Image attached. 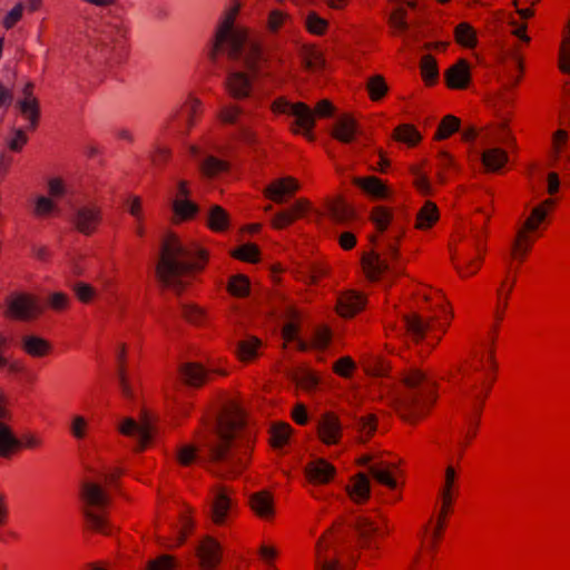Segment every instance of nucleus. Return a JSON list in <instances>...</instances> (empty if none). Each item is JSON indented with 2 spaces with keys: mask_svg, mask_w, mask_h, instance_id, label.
<instances>
[{
  "mask_svg": "<svg viewBox=\"0 0 570 570\" xmlns=\"http://www.w3.org/2000/svg\"><path fill=\"white\" fill-rule=\"evenodd\" d=\"M238 8L232 9L216 30L208 58L217 69L225 70V86L235 99L250 96L252 79L244 69L259 72L264 60L261 45L247 29L235 24Z\"/></svg>",
  "mask_w": 570,
  "mask_h": 570,
  "instance_id": "1",
  "label": "nucleus"
},
{
  "mask_svg": "<svg viewBox=\"0 0 570 570\" xmlns=\"http://www.w3.org/2000/svg\"><path fill=\"white\" fill-rule=\"evenodd\" d=\"M244 417L236 406L220 412L212 424L215 440L206 442L212 463L223 469L213 470L218 476L236 473L245 466V456L249 451V438L244 435Z\"/></svg>",
  "mask_w": 570,
  "mask_h": 570,
  "instance_id": "2",
  "label": "nucleus"
},
{
  "mask_svg": "<svg viewBox=\"0 0 570 570\" xmlns=\"http://www.w3.org/2000/svg\"><path fill=\"white\" fill-rule=\"evenodd\" d=\"M206 259L205 249L197 245H186L175 235H169L160 248L156 276L164 287L179 294L187 284L185 278L202 269Z\"/></svg>",
  "mask_w": 570,
  "mask_h": 570,
  "instance_id": "3",
  "label": "nucleus"
},
{
  "mask_svg": "<svg viewBox=\"0 0 570 570\" xmlns=\"http://www.w3.org/2000/svg\"><path fill=\"white\" fill-rule=\"evenodd\" d=\"M371 219L380 233H384L391 227V233L382 237V240L372 237V243L377 246L381 252L372 250L364 255L362 259L363 268L367 276L371 279H376L385 272H396L389 259L396 261L399 258L395 244L404 233V223L400 215L383 206L373 208Z\"/></svg>",
  "mask_w": 570,
  "mask_h": 570,
  "instance_id": "4",
  "label": "nucleus"
},
{
  "mask_svg": "<svg viewBox=\"0 0 570 570\" xmlns=\"http://www.w3.org/2000/svg\"><path fill=\"white\" fill-rule=\"evenodd\" d=\"M405 391L395 397V409L400 416L414 422L422 417L434 401L433 382L421 371L412 368L403 374Z\"/></svg>",
  "mask_w": 570,
  "mask_h": 570,
  "instance_id": "5",
  "label": "nucleus"
},
{
  "mask_svg": "<svg viewBox=\"0 0 570 570\" xmlns=\"http://www.w3.org/2000/svg\"><path fill=\"white\" fill-rule=\"evenodd\" d=\"M80 499L87 527L96 532L109 534L111 527L105 512L109 498L105 489L98 483L86 481L81 484Z\"/></svg>",
  "mask_w": 570,
  "mask_h": 570,
  "instance_id": "6",
  "label": "nucleus"
},
{
  "mask_svg": "<svg viewBox=\"0 0 570 570\" xmlns=\"http://www.w3.org/2000/svg\"><path fill=\"white\" fill-rule=\"evenodd\" d=\"M272 110L275 114H283L294 117V132H301L308 139H313L312 130L315 126V117L331 116L333 112V106L328 100H321L314 111L304 102L293 104L285 98H278L272 104Z\"/></svg>",
  "mask_w": 570,
  "mask_h": 570,
  "instance_id": "7",
  "label": "nucleus"
},
{
  "mask_svg": "<svg viewBox=\"0 0 570 570\" xmlns=\"http://www.w3.org/2000/svg\"><path fill=\"white\" fill-rule=\"evenodd\" d=\"M117 429L121 434L136 440L137 451L144 450L156 432L154 421L148 413H144L140 421L125 417L119 422Z\"/></svg>",
  "mask_w": 570,
  "mask_h": 570,
  "instance_id": "8",
  "label": "nucleus"
},
{
  "mask_svg": "<svg viewBox=\"0 0 570 570\" xmlns=\"http://www.w3.org/2000/svg\"><path fill=\"white\" fill-rule=\"evenodd\" d=\"M7 307L9 316L20 321L33 320L43 311L36 297L20 293L8 298Z\"/></svg>",
  "mask_w": 570,
  "mask_h": 570,
  "instance_id": "9",
  "label": "nucleus"
},
{
  "mask_svg": "<svg viewBox=\"0 0 570 570\" xmlns=\"http://www.w3.org/2000/svg\"><path fill=\"white\" fill-rule=\"evenodd\" d=\"M246 112L245 107L227 105L222 107L219 118L225 124L236 125L239 138L244 141L252 142L254 141V132L250 130L249 124L246 121Z\"/></svg>",
  "mask_w": 570,
  "mask_h": 570,
  "instance_id": "10",
  "label": "nucleus"
},
{
  "mask_svg": "<svg viewBox=\"0 0 570 570\" xmlns=\"http://www.w3.org/2000/svg\"><path fill=\"white\" fill-rule=\"evenodd\" d=\"M98 45L106 56H111L118 48H122L126 37L125 28L118 22H105L98 30Z\"/></svg>",
  "mask_w": 570,
  "mask_h": 570,
  "instance_id": "11",
  "label": "nucleus"
},
{
  "mask_svg": "<svg viewBox=\"0 0 570 570\" xmlns=\"http://www.w3.org/2000/svg\"><path fill=\"white\" fill-rule=\"evenodd\" d=\"M100 219V210L94 205L77 206L71 215V223L83 235H91L97 229Z\"/></svg>",
  "mask_w": 570,
  "mask_h": 570,
  "instance_id": "12",
  "label": "nucleus"
},
{
  "mask_svg": "<svg viewBox=\"0 0 570 570\" xmlns=\"http://www.w3.org/2000/svg\"><path fill=\"white\" fill-rule=\"evenodd\" d=\"M40 444V439L33 435H24L22 439H18L9 426L2 423V459L11 458L22 446L27 449H35Z\"/></svg>",
  "mask_w": 570,
  "mask_h": 570,
  "instance_id": "13",
  "label": "nucleus"
},
{
  "mask_svg": "<svg viewBox=\"0 0 570 570\" xmlns=\"http://www.w3.org/2000/svg\"><path fill=\"white\" fill-rule=\"evenodd\" d=\"M317 431L325 444H336L342 436L343 425L337 415L325 413L317 423Z\"/></svg>",
  "mask_w": 570,
  "mask_h": 570,
  "instance_id": "14",
  "label": "nucleus"
},
{
  "mask_svg": "<svg viewBox=\"0 0 570 570\" xmlns=\"http://www.w3.org/2000/svg\"><path fill=\"white\" fill-rule=\"evenodd\" d=\"M299 189V184L292 177H284L274 180L269 184L264 194L267 198L272 199L277 204H283L286 200V196L293 195Z\"/></svg>",
  "mask_w": 570,
  "mask_h": 570,
  "instance_id": "15",
  "label": "nucleus"
},
{
  "mask_svg": "<svg viewBox=\"0 0 570 570\" xmlns=\"http://www.w3.org/2000/svg\"><path fill=\"white\" fill-rule=\"evenodd\" d=\"M197 554L199 557L203 569L214 570L220 562V544L215 539L206 537L198 546Z\"/></svg>",
  "mask_w": 570,
  "mask_h": 570,
  "instance_id": "16",
  "label": "nucleus"
},
{
  "mask_svg": "<svg viewBox=\"0 0 570 570\" xmlns=\"http://www.w3.org/2000/svg\"><path fill=\"white\" fill-rule=\"evenodd\" d=\"M305 474L314 485L326 484L333 479L335 468L324 459H315L306 465Z\"/></svg>",
  "mask_w": 570,
  "mask_h": 570,
  "instance_id": "17",
  "label": "nucleus"
},
{
  "mask_svg": "<svg viewBox=\"0 0 570 570\" xmlns=\"http://www.w3.org/2000/svg\"><path fill=\"white\" fill-rule=\"evenodd\" d=\"M234 505L229 490L225 487H217L212 503V518L216 524H223L228 512Z\"/></svg>",
  "mask_w": 570,
  "mask_h": 570,
  "instance_id": "18",
  "label": "nucleus"
},
{
  "mask_svg": "<svg viewBox=\"0 0 570 570\" xmlns=\"http://www.w3.org/2000/svg\"><path fill=\"white\" fill-rule=\"evenodd\" d=\"M361 134L357 121L350 115L340 116L332 130V135L341 142L350 144Z\"/></svg>",
  "mask_w": 570,
  "mask_h": 570,
  "instance_id": "19",
  "label": "nucleus"
},
{
  "mask_svg": "<svg viewBox=\"0 0 570 570\" xmlns=\"http://www.w3.org/2000/svg\"><path fill=\"white\" fill-rule=\"evenodd\" d=\"M189 189L185 181L178 184V195L173 202V210L175 215L180 219H188L194 217L198 212L199 207L197 204L188 199Z\"/></svg>",
  "mask_w": 570,
  "mask_h": 570,
  "instance_id": "20",
  "label": "nucleus"
},
{
  "mask_svg": "<svg viewBox=\"0 0 570 570\" xmlns=\"http://www.w3.org/2000/svg\"><path fill=\"white\" fill-rule=\"evenodd\" d=\"M354 528L357 532L362 548L376 549L375 535L380 533V529L367 517L360 515L355 519Z\"/></svg>",
  "mask_w": 570,
  "mask_h": 570,
  "instance_id": "21",
  "label": "nucleus"
},
{
  "mask_svg": "<svg viewBox=\"0 0 570 570\" xmlns=\"http://www.w3.org/2000/svg\"><path fill=\"white\" fill-rule=\"evenodd\" d=\"M372 456L371 455H363L357 460V463L360 465L367 466L368 474L375 479L379 483L389 487L390 489L396 488V481L392 476L391 471L389 466L383 463H373L371 464Z\"/></svg>",
  "mask_w": 570,
  "mask_h": 570,
  "instance_id": "22",
  "label": "nucleus"
},
{
  "mask_svg": "<svg viewBox=\"0 0 570 570\" xmlns=\"http://www.w3.org/2000/svg\"><path fill=\"white\" fill-rule=\"evenodd\" d=\"M19 112L30 121L33 128L38 122L39 107L37 99L32 96V85L27 83L23 88V98L17 101Z\"/></svg>",
  "mask_w": 570,
  "mask_h": 570,
  "instance_id": "23",
  "label": "nucleus"
},
{
  "mask_svg": "<svg viewBox=\"0 0 570 570\" xmlns=\"http://www.w3.org/2000/svg\"><path fill=\"white\" fill-rule=\"evenodd\" d=\"M309 210V204L304 200H297L289 209L277 213L272 218V225L275 228H284L292 224L297 217L305 215Z\"/></svg>",
  "mask_w": 570,
  "mask_h": 570,
  "instance_id": "24",
  "label": "nucleus"
},
{
  "mask_svg": "<svg viewBox=\"0 0 570 570\" xmlns=\"http://www.w3.org/2000/svg\"><path fill=\"white\" fill-rule=\"evenodd\" d=\"M352 428L357 433L358 441L365 443L377 430V419L372 413L355 415L352 421Z\"/></svg>",
  "mask_w": 570,
  "mask_h": 570,
  "instance_id": "25",
  "label": "nucleus"
},
{
  "mask_svg": "<svg viewBox=\"0 0 570 570\" xmlns=\"http://www.w3.org/2000/svg\"><path fill=\"white\" fill-rule=\"evenodd\" d=\"M347 492L355 503L365 502L371 494V483L368 475L363 472L355 474L352 484L347 487Z\"/></svg>",
  "mask_w": 570,
  "mask_h": 570,
  "instance_id": "26",
  "label": "nucleus"
},
{
  "mask_svg": "<svg viewBox=\"0 0 570 570\" xmlns=\"http://www.w3.org/2000/svg\"><path fill=\"white\" fill-rule=\"evenodd\" d=\"M403 321L407 334L416 342L421 341L426 331L431 327V321L424 320L416 313L404 315Z\"/></svg>",
  "mask_w": 570,
  "mask_h": 570,
  "instance_id": "27",
  "label": "nucleus"
},
{
  "mask_svg": "<svg viewBox=\"0 0 570 570\" xmlns=\"http://www.w3.org/2000/svg\"><path fill=\"white\" fill-rule=\"evenodd\" d=\"M364 304L363 295L356 292H347L338 298V312L342 316L350 317L361 311Z\"/></svg>",
  "mask_w": 570,
  "mask_h": 570,
  "instance_id": "28",
  "label": "nucleus"
},
{
  "mask_svg": "<svg viewBox=\"0 0 570 570\" xmlns=\"http://www.w3.org/2000/svg\"><path fill=\"white\" fill-rule=\"evenodd\" d=\"M470 71L469 66L464 60H460L452 66L446 72V81L451 88H464L469 83Z\"/></svg>",
  "mask_w": 570,
  "mask_h": 570,
  "instance_id": "29",
  "label": "nucleus"
},
{
  "mask_svg": "<svg viewBox=\"0 0 570 570\" xmlns=\"http://www.w3.org/2000/svg\"><path fill=\"white\" fill-rule=\"evenodd\" d=\"M481 160L487 170L498 171L507 164L508 155L499 147H489L482 151Z\"/></svg>",
  "mask_w": 570,
  "mask_h": 570,
  "instance_id": "30",
  "label": "nucleus"
},
{
  "mask_svg": "<svg viewBox=\"0 0 570 570\" xmlns=\"http://www.w3.org/2000/svg\"><path fill=\"white\" fill-rule=\"evenodd\" d=\"M181 379L190 386H200L207 377V372L199 364L184 363L179 367Z\"/></svg>",
  "mask_w": 570,
  "mask_h": 570,
  "instance_id": "31",
  "label": "nucleus"
},
{
  "mask_svg": "<svg viewBox=\"0 0 570 570\" xmlns=\"http://www.w3.org/2000/svg\"><path fill=\"white\" fill-rule=\"evenodd\" d=\"M249 504L253 511L261 518L273 515V500L269 493L262 491L250 495Z\"/></svg>",
  "mask_w": 570,
  "mask_h": 570,
  "instance_id": "32",
  "label": "nucleus"
},
{
  "mask_svg": "<svg viewBox=\"0 0 570 570\" xmlns=\"http://www.w3.org/2000/svg\"><path fill=\"white\" fill-rule=\"evenodd\" d=\"M21 346L26 353L33 357H41L50 350V344L42 337L26 335L21 338Z\"/></svg>",
  "mask_w": 570,
  "mask_h": 570,
  "instance_id": "33",
  "label": "nucleus"
},
{
  "mask_svg": "<svg viewBox=\"0 0 570 570\" xmlns=\"http://www.w3.org/2000/svg\"><path fill=\"white\" fill-rule=\"evenodd\" d=\"M357 186L362 188L367 195L375 199H384L389 195L387 187L383 181L374 176L357 179Z\"/></svg>",
  "mask_w": 570,
  "mask_h": 570,
  "instance_id": "34",
  "label": "nucleus"
},
{
  "mask_svg": "<svg viewBox=\"0 0 570 570\" xmlns=\"http://www.w3.org/2000/svg\"><path fill=\"white\" fill-rule=\"evenodd\" d=\"M206 222L210 229L223 232L228 227V214L218 205H213L206 214Z\"/></svg>",
  "mask_w": 570,
  "mask_h": 570,
  "instance_id": "35",
  "label": "nucleus"
},
{
  "mask_svg": "<svg viewBox=\"0 0 570 570\" xmlns=\"http://www.w3.org/2000/svg\"><path fill=\"white\" fill-rule=\"evenodd\" d=\"M257 337L248 336L237 343V354L242 361H250L257 355V348L261 346Z\"/></svg>",
  "mask_w": 570,
  "mask_h": 570,
  "instance_id": "36",
  "label": "nucleus"
},
{
  "mask_svg": "<svg viewBox=\"0 0 570 570\" xmlns=\"http://www.w3.org/2000/svg\"><path fill=\"white\" fill-rule=\"evenodd\" d=\"M301 55L303 62L308 70L316 71L323 68L324 58L317 49L304 46L301 50Z\"/></svg>",
  "mask_w": 570,
  "mask_h": 570,
  "instance_id": "37",
  "label": "nucleus"
},
{
  "mask_svg": "<svg viewBox=\"0 0 570 570\" xmlns=\"http://www.w3.org/2000/svg\"><path fill=\"white\" fill-rule=\"evenodd\" d=\"M456 41L464 47L473 48L476 45L474 29L466 22H462L454 30Z\"/></svg>",
  "mask_w": 570,
  "mask_h": 570,
  "instance_id": "38",
  "label": "nucleus"
},
{
  "mask_svg": "<svg viewBox=\"0 0 570 570\" xmlns=\"http://www.w3.org/2000/svg\"><path fill=\"white\" fill-rule=\"evenodd\" d=\"M228 165L226 161L220 160L214 156H206L200 163V169L204 175L213 177L219 173L227 170Z\"/></svg>",
  "mask_w": 570,
  "mask_h": 570,
  "instance_id": "39",
  "label": "nucleus"
},
{
  "mask_svg": "<svg viewBox=\"0 0 570 570\" xmlns=\"http://www.w3.org/2000/svg\"><path fill=\"white\" fill-rule=\"evenodd\" d=\"M438 208L433 203H426L417 214V227L429 228L438 220Z\"/></svg>",
  "mask_w": 570,
  "mask_h": 570,
  "instance_id": "40",
  "label": "nucleus"
},
{
  "mask_svg": "<svg viewBox=\"0 0 570 570\" xmlns=\"http://www.w3.org/2000/svg\"><path fill=\"white\" fill-rule=\"evenodd\" d=\"M89 421L80 414H73L70 419L69 432L78 441L87 436Z\"/></svg>",
  "mask_w": 570,
  "mask_h": 570,
  "instance_id": "41",
  "label": "nucleus"
},
{
  "mask_svg": "<svg viewBox=\"0 0 570 570\" xmlns=\"http://www.w3.org/2000/svg\"><path fill=\"white\" fill-rule=\"evenodd\" d=\"M483 144H510L513 138L511 137L509 130L507 129L504 124H501L500 127L495 130L488 131L482 137Z\"/></svg>",
  "mask_w": 570,
  "mask_h": 570,
  "instance_id": "42",
  "label": "nucleus"
},
{
  "mask_svg": "<svg viewBox=\"0 0 570 570\" xmlns=\"http://www.w3.org/2000/svg\"><path fill=\"white\" fill-rule=\"evenodd\" d=\"M460 128V119L448 115L444 117V119L441 121V124L438 127V130L435 132V139H445L453 132L458 131Z\"/></svg>",
  "mask_w": 570,
  "mask_h": 570,
  "instance_id": "43",
  "label": "nucleus"
},
{
  "mask_svg": "<svg viewBox=\"0 0 570 570\" xmlns=\"http://www.w3.org/2000/svg\"><path fill=\"white\" fill-rule=\"evenodd\" d=\"M366 88L372 100L381 99L387 91V86L380 75L368 78Z\"/></svg>",
  "mask_w": 570,
  "mask_h": 570,
  "instance_id": "44",
  "label": "nucleus"
},
{
  "mask_svg": "<svg viewBox=\"0 0 570 570\" xmlns=\"http://www.w3.org/2000/svg\"><path fill=\"white\" fill-rule=\"evenodd\" d=\"M559 67L562 72L570 73V19L568 22V33L560 46Z\"/></svg>",
  "mask_w": 570,
  "mask_h": 570,
  "instance_id": "45",
  "label": "nucleus"
},
{
  "mask_svg": "<svg viewBox=\"0 0 570 570\" xmlns=\"http://www.w3.org/2000/svg\"><path fill=\"white\" fill-rule=\"evenodd\" d=\"M291 20L289 16L279 10H272L266 21V28L271 33H276Z\"/></svg>",
  "mask_w": 570,
  "mask_h": 570,
  "instance_id": "46",
  "label": "nucleus"
},
{
  "mask_svg": "<svg viewBox=\"0 0 570 570\" xmlns=\"http://www.w3.org/2000/svg\"><path fill=\"white\" fill-rule=\"evenodd\" d=\"M328 210L332 218L337 223H344L353 216L350 206L341 200L331 204Z\"/></svg>",
  "mask_w": 570,
  "mask_h": 570,
  "instance_id": "47",
  "label": "nucleus"
},
{
  "mask_svg": "<svg viewBox=\"0 0 570 570\" xmlns=\"http://www.w3.org/2000/svg\"><path fill=\"white\" fill-rule=\"evenodd\" d=\"M228 289L235 296H246L249 293V281L244 275H235L229 281Z\"/></svg>",
  "mask_w": 570,
  "mask_h": 570,
  "instance_id": "48",
  "label": "nucleus"
},
{
  "mask_svg": "<svg viewBox=\"0 0 570 570\" xmlns=\"http://www.w3.org/2000/svg\"><path fill=\"white\" fill-rule=\"evenodd\" d=\"M394 137L395 139L406 142L409 145H414L421 139V136L417 132V130L409 125L397 127Z\"/></svg>",
  "mask_w": 570,
  "mask_h": 570,
  "instance_id": "49",
  "label": "nucleus"
},
{
  "mask_svg": "<svg viewBox=\"0 0 570 570\" xmlns=\"http://www.w3.org/2000/svg\"><path fill=\"white\" fill-rule=\"evenodd\" d=\"M390 24L395 31L400 33H404L409 30L410 24L406 21V11L404 8L400 7L391 13Z\"/></svg>",
  "mask_w": 570,
  "mask_h": 570,
  "instance_id": "50",
  "label": "nucleus"
},
{
  "mask_svg": "<svg viewBox=\"0 0 570 570\" xmlns=\"http://www.w3.org/2000/svg\"><path fill=\"white\" fill-rule=\"evenodd\" d=\"M421 70L425 81L433 82L439 75L438 66L435 59L430 56H423L421 60Z\"/></svg>",
  "mask_w": 570,
  "mask_h": 570,
  "instance_id": "51",
  "label": "nucleus"
},
{
  "mask_svg": "<svg viewBox=\"0 0 570 570\" xmlns=\"http://www.w3.org/2000/svg\"><path fill=\"white\" fill-rule=\"evenodd\" d=\"M291 428L287 424H277L272 429L271 441L274 446L281 448L288 441Z\"/></svg>",
  "mask_w": 570,
  "mask_h": 570,
  "instance_id": "52",
  "label": "nucleus"
},
{
  "mask_svg": "<svg viewBox=\"0 0 570 570\" xmlns=\"http://www.w3.org/2000/svg\"><path fill=\"white\" fill-rule=\"evenodd\" d=\"M305 24L307 30L314 35H323L327 28V21L321 18L316 12H309L307 14Z\"/></svg>",
  "mask_w": 570,
  "mask_h": 570,
  "instance_id": "53",
  "label": "nucleus"
},
{
  "mask_svg": "<svg viewBox=\"0 0 570 570\" xmlns=\"http://www.w3.org/2000/svg\"><path fill=\"white\" fill-rule=\"evenodd\" d=\"M548 215V210L543 208V206H537L532 209L530 217L524 222L523 229L534 230L537 229L539 223L543 222Z\"/></svg>",
  "mask_w": 570,
  "mask_h": 570,
  "instance_id": "54",
  "label": "nucleus"
},
{
  "mask_svg": "<svg viewBox=\"0 0 570 570\" xmlns=\"http://www.w3.org/2000/svg\"><path fill=\"white\" fill-rule=\"evenodd\" d=\"M72 291L77 298L82 303H89L96 295V289L83 282H77L72 285Z\"/></svg>",
  "mask_w": 570,
  "mask_h": 570,
  "instance_id": "55",
  "label": "nucleus"
},
{
  "mask_svg": "<svg viewBox=\"0 0 570 570\" xmlns=\"http://www.w3.org/2000/svg\"><path fill=\"white\" fill-rule=\"evenodd\" d=\"M331 342V332L327 328L320 327L314 331L309 347L324 351Z\"/></svg>",
  "mask_w": 570,
  "mask_h": 570,
  "instance_id": "56",
  "label": "nucleus"
},
{
  "mask_svg": "<svg viewBox=\"0 0 570 570\" xmlns=\"http://www.w3.org/2000/svg\"><path fill=\"white\" fill-rule=\"evenodd\" d=\"M234 255L238 259L249 262V263H255L258 261L259 250L256 245L245 244V245L240 246L239 248H237Z\"/></svg>",
  "mask_w": 570,
  "mask_h": 570,
  "instance_id": "57",
  "label": "nucleus"
},
{
  "mask_svg": "<svg viewBox=\"0 0 570 570\" xmlns=\"http://www.w3.org/2000/svg\"><path fill=\"white\" fill-rule=\"evenodd\" d=\"M294 381L304 389H312L316 386L318 380L314 373L301 368L297 370L293 375Z\"/></svg>",
  "mask_w": 570,
  "mask_h": 570,
  "instance_id": "58",
  "label": "nucleus"
},
{
  "mask_svg": "<svg viewBox=\"0 0 570 570\" xmlns=\"http://www.w3.org/2000/svg\"><path fill=\"white\" fill-rule=\"evenodd\" d=\"M297 326L294 323H287L283 328L284 340L287 342H296L297 348L301 351H306L309 348V343L298 340L297 336Z\"/></svg>",
  "mask_w": 570,
  "mask_h": 570,
  "instance_id": "59",
  "label": "nucleus"
},
{
  "mask_svg": "<svg viewBox=\"0 0 570 570\" xmlns=\"http://www.w3.org/2000/svg\"><path fill=\"white\" fill-rule=\"evenodd\" d=\"M8 146L12 151H20L27 142V135L22 128H13L8 137Z\"/></svg>",
  "mask_w": 570,
  "mask_h": 570,
  "instance_id": "60",
  "label": "nucleus"
},
{
  "mask_svg": "<svg viewBox=\"0 0 570 570\" xmlns=\"http://www.w3.org/2000/svg\"><path fill=\"white\" fill-rule=\"evenodd\" d=\"M176 562L173 557L161 554L148 562V570H175Z\"/></svg>",
  "mask_w": 570,
  "mask_h": 570,
  "instance_id": "61",
  "label": "nucleus"
},
{
  "mask_svg": "<svg viewBox=\"0 0 570 570\" xmlns=\"http://www.w3.org/2000/svg\"><path fill=\"white\" fill-rule=\"evenodd\" d=\"M24 4L22 2L17 3L3 18L2 27L11 29L22 17Z\"/></svg>",
  "mask_w": 570,
  "mask_h": 570,
  "instance_id": "62",
  "label": "nucleus"
},
{
  "mask_svg": "<svg viewBox=\"0 0 570 570\" xmlns=\"http://www.w3.org/2000/svg\"><path fill=\"white\" fill-rule=\"evenodd\" d=\"M55 209H56V205L51 199H49L45 196H39L36 199L35 214L37 216L46 217V216L50 215Z\"/></svg>",
  "mask_w": 570,
  "mask_h": 570,
  "instance_id": "63",
  "label": "nucleus"
},
{
  "mask_svg": "<svg viewBox=\"0 0 570 570\" xmlns=\"http://www.w3.org/2000/svg\"><path fill=\"white\" fill-rule=\"evenodd\" d=\"M183 316L190 323L199 324L204 318V311L191 304H181Z\"/></svg>",
  "mask_w": 570,
  "mask_h": 570,
  "instance_id": "64",
  "label": "nucleus"
}]
</instances>
